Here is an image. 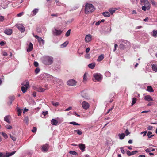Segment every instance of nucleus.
Segmentation results:
<instances>
[{
  "label": "nucleus",
  "instance_id": "f257e3e1",
  "mask_svg": "<svg viewBox=\"0 0 157 157\" xmlns=\"http://www.w3.org/2000/svg\"><path fill=\"white\" fill-rule=\"evenodd\" d=\"M53 62V58L50 56H47L44 57L42 60L43 63L46 65L52 64Z\"/></svg>",
  "mask_w": 157,
  "mask_h": 157
},
{
  "label": "nucleus",
  "instance_id": "f03ea898",
  "mask_svg": "<svg viewBox=\"0 0 157 157\" xmlns=\"http://www.w3.org/2000/svg\"><path fill=\"white\" fill-rule=\"evenodd\" d=\"M95 8L93 5L90 4H86L85 6V11L86 14L89 13L94 11Z\"/></svg>",
  "mask_w": 157,
  "mask_h": 157
},
{
  "label": "nucleus",
  "instance_id": "7ed1b4c3",
  "mask_svg": "<svg viewBox=\"0 0 157 157\" xmlns=\"http://www.w3.org/2000/svg\"><path fill=\"white\" fill-rule=\"evenodd\" d=\"M93 79L94 82H99L102 80V75L99 73H95L93 74Z\"/></svg>",
  "mask_w": 157,
  "mask_h": 157
},
{
  "label": "nucleus",
  "instance_id": "20e7f679",
  "mask_svg": "<svg viewBox=\"0 0 157 157\" xmlns=\"http://www.w3.org/2000/svg\"><path fill=\"white\" fill-rule=\"evenodd\" d=\"M22 85L23 86L21 87V90L22 92L24 93L26 92L29 86V82L28 81H25L22 84Z\"/></svg>",
  "mask_w": 157,
  "mask_h": 157
},
{
  "label": "nucleus",
  "instance_id": "39448f33",
  "mask_svg": "<svg viewBox=\"0 0 157 157\" xmlns=\"http://www.w3.org/2000/svg\"><path fill=\"white\" fill-rule=\"evenodd\" d=\"M46 76L47 79L48 80H51L54 82L55 81L57 82L58 81H59V80L58 78L54 77H53L50 75L46 74Z\"/></svg>",
  "mask_w": 157,
  "mask_h": 157
},
{
  "label": "nucleus",
  "instance_id": "423d86ee",
  "mask_svg": "<svg viewBox=\"0 0 157 157\" xmlns=\"http://www.w3.org/2000/svg\"><path fill=\"white\" fill-rule=\"evenodd\" d=\"M49 148V146L48 144H45L41 146V149L42 151L44 152H45L47 151Z\"/></svg>",
  "mask_w": 157,
  "mask_h": 157
},
{
  "label": "nucleus",
  "instance_id": "0eeeda50",
  "mask_svg": "<svg viewBox=\"0 0 157 157\" xmlns=\"http://www.w3.org/2000/svg\"><path fill=\"white\" fill-rule=\"evenodd\" d=\"M62 31L61 30H58L56 29L52 30V32L54 36H57L60 35L62 33Z\"/></svg>",
  "mask_w": 157,
  "mask_h": 157
},
{
  "label": "nucleus",
  "instance_id": "6e6552de",
  "mask_svg": "<svg viewBox=\"0 0 157 157\" xmlns=\"http://www.w3.org/2000/svg\"><path fill=\"white\" fill-rule=\"evenodd\" d=\"M76 81L73 79H71L68 80L67 82V84L68 85L70 86H73L76 85Z\"/></svg>",
  "mask_w": 157,
  "mask_h": 157
},
{
  "label": "nucleus",
  "instance_id": "1a4fd4ad",
  "mask_svg": "<svg viewBox=\"0 0 157 157\" xmlns=\"http://www.w3.org/2000/svg\"><path fill=\"white\" fill-rule=\"evenodd\" d=\"M82 108L85 110L87 109L89 107V104L86 101H83L82 102Z\"/></svg>",
  "mask_w": 157,
  "mask_h": 157
},
{
  "label": "nucleus",
  "instance_id": "9d476101",
  "mask_svg": "<svg viewBox=\"0 0 157 157\" xmlns=\"http://www.w3.org/2000/svg\"><path fill=\"white\" fill-rule=\"evenodd\" d=\"M17 27L21 32H23L25 30V28L22 24H17Z\"/></svg>",
  "mask_w": 157,
  "mask_h": 157
},
{
  "label": "nucleus",
  "instance_id": "9b49d317",
  "mask_svg": "<svg viewBox=\"0 0 157 157\" xmlns=\"http://www.w3.org/2000/svg\"><path fill=\"white\" fill-rule=\"evenodd\" d=\"M82 97L85 99H88L89 98V97L88 94L85 91H83L81 94Z\"/></svg>",
  "mask_w": 157,
  "mask_h": 157
},
{
  "label": "nucleus",
  "instance_id": "f8f14e48",
  "mask_svg": "<svg viewBox=\"0 0 157 157\" xmlns=\"http://www.w3.org/2000/svg\"><path fill=\"white\" fill-rule=\"evenodd\" d=\"M92 36L90 34L87 35L85 38V40L86 42H89L91 40Z\"/></svg>",
  "mask_w": 157,
  "mask_h": 157
},
{
  "label": "nucleus",
  "instance_id": "ddd939ff",
  "mask_svg": "<svg viewBox=\"0 0 157 157\" xmlns=\"http://www.w3.org/2000/svg\"><path fill=\"white\" fill-rule=\"evenodd\" d=\"M144 99L145 100L148 101H153V99L152 98V97L149 95H146L144 97Z\"/></svg>",
  "mask_w": 157,
  "mask_h": 157
},
{
  "label": "nucleus",
  "instance_id": "4468645a",
  "mask_svg": "<svg viewBox=\"0 0 157 157\" xmlns=\"http://www.w3.org/2000/svg\"><path fill=\"white\" fill-rule=\"evenodd\" d=\"M10 116H6L4 117V120L8 124L11 123V121L10 119Z\"/></svg>",
  "mask_w": 157,
  "mask_h": 157
},
{
  "label": "nucleus",
  "instance_id": "2eb2a0df",
  "mask_svg": "<svg viewBox=\"0 0 157 157\" xmlns=\"http://www.w3.org/2000/svg\"><path fill=\"white\" fill-rule=\"evenodd\" d=\"M12 32V30L10 29H6L4 31V33L6 34L10 35L11 34Z\"/></svg>",
  "mask_w": 157,
  "mask_h": 157
},
{
  "label": "nucleus",
  "instance_id": "dca6fc26",
  "mask_svg": "<svg viewBox=\"0 0 157 157\" xmlns=\"http://www.w3.org/2000/svg\"><path fill=\"white\" fill-rule=\"evenodd\" d=\"M79 148L82 151H84L85 149V145L84 144H79Z\"/></svg>",
  "mask_w": 157,
  "mask_h": 157
},
{
  "label": "nucleus",
  "instance_id": "f3484780",
  "mask_svg": "<svg viewBox=\"0 0 157 157\" xmlns=\"http://www.w3.org/2000/svg\"><path fill=\"white\" fill-rule=\"evenodd\" d=\"M16 152V151H13L11 153L7 152L5 155V157H9L14 155Z\"/></svg>",
  "mask_w": 157,
  "mask_h": 157
},
{
  "label": "nucleus",
  "instance_id": "a211bd4d",
  "mask_svg": "<svg viewBox=\"0 0 157 157\" xmlns=\"http://www.w3.org/2000/svg\"><path fill=\"white\" fill-rule=\"evenodd\" d=\"M39 11V9L37 8L34 9L31 12L33 16L35 15Z\"/></svg>",
  "mask_w": 157,
  "mask_h": 157
},
{
  "label": "nucleus",
  "instance_id": "6ab92c4d",
  "mask_svg": "<svg viewBox=\"0 0 157 157\" xmlns=\"http://www.w3.org/2000/svg\"><path fill=\"white\" fill-rule=\"evenodd\" d=\"M58 123V121L55 119H53L51 121V124L53 125H56Z\"/></svg>",
  "mask_w": 157,
  "mask_h": 157
},
{
  "label": "nucleus",
  "instance_id": "aec40b11",
  "mask_svg": "<svg viewBox=\"0 0 157 157\" xmlns=\"http://www.w3.org/2000/svg\"><path fill=\"white\" fill-rule=\"evenodd\" d=\"M33 48V45L32 43L31 42L29 43V45L28 48L27 49V51L29 52L31 51Z\"/></svg>",
  "mask_w": 157,
  "mask_h": 157
},
{
  "label": "nucleus",
  "instance_id": "412c9836",
  "mask_svg": "<svg viewBox=\"0 0 157 157\" xmlns=\"http://www.w3.org/2000/svg\"><path fill=\"white\" fill-rule=\"evenodd\" d=\"M104 58V56L103 54H101V55H100L98 57V58L97 59V61L98 62H100L101 61H102Z\"/></svg>",
  "mask_w": 157,
  "mask_h": 157
},
{
  "label": "nucleus",
  "instance_id": "4be33fe9",
  "mask_svg": "<svg viewBox=\"0 0 157 157\" xmlns=\"http://www.w3.org/2000/svg\"><path fill=\"white\" fill-rule=\"evenodd\" d=\"M147 90L150 92H154V90L152 87L150 86H148L147 87Z\"/></svg>",
  "mask_w": 157,
  "mask_h": 157
},
{
  "label": "nucleus",
  "instance_id": "5701e85b",
  "mask_svg": "<svg viewBox=\"0 0 157 157\" xmlns=\"http://www.w3.org/2000/svg\"><path fill=\"white\" fill-rule=\"evenodd\" d=\"M121 42L126 44L127 46H128L130 45V42L127 40L121 39Z\"/></svg>",
  "mask_w": 157,
  "mask_h": 157
},
{
  "label": "nucleus",
  "instance_id": "b1692460",
  "mask_svg": "<svg viewBox=\"0 0 157 157\" xmlns=\"http://www.w3.org/2000/svg\"><path fill=\"white\" fill-rule=\"evenodd\" d=\"M88 66L89 68L91 69H93L94 68L95 66V64L94 63H91L88 64Z\"/></svg>",
  "mask_w": 157,
  "mask_h": 157
},
{
  "label": "nucleus",
  "instance_id": "393cba45",
  "mask_svg": "<svg viewBox=\"0 0 157 157\" xmlns=\"http://www.w3.org/2000/svg\"><path fill=\"white\" fill-rule=\"evenodd\" d=\"M9 99H10L9 102L10 104H11L12 103V101L15 99V97L14 96H10L9 97Z\"/></svg>",
  "mask_w": 157,
  "mask_h": 157
},
{
  "label": "nucleus",
  "instance_id": "a878e982",
  "mask_svg": "<svg viewBox=\"0 0 157 157\" xmlns=\"http://www.w3.org/2000/svg\"><path fill=\"white\" fill-rule=\"evenodd\" d=\"M120 139H123L125 137V134L124 133H122L121 134H119L118 135Z\"/></svg>",
  "mask_w": 157,
  "mask_h": 157
},
{
  "label": "nucleus",
  "instance_id": "bb28decb",
  "mask_svg": "<svg viewBox=\"0 0 157 157\" xmlns=\"http://www.w3.org/2000/svg\"><path fill=\"white\" fill-rule=\"evenodd\" d=\"M103 15L105 17H109L110 16L109 13L108 12H105L103 13Z\"/></svg>",
  "mask_w": 157,
  "mask_h": 157
},
{
  "label": "nucleus",
  "instance_id": "cd10ccee",
  "mask_svg": "<svg viewBox=\"0 0 157 157\" xmlns=\"http://www.w3.org/2000/svg\"><path fill=\"white\" fill-rule=\"evenodd\" d=\"M38 41L40 43H42L43 44H44V40L41 37L39 38Z\"/></svg>",
  "mask_w": 157,
  "mask_h": 157
},
{
  "label": "nucleus",
  "instance_id": "c85d7f7f",
  "mask_svg": "<svg viewBox=\"0 0 157 157\" xmlns=\"http://www.w3.org/2000/svg\"><path fill=\"white\" fill-rule=\"evenodd\" d=\"M152 68L153 71L156 72L157 71V67L156 64H153L152 65Z\"/></svg>",
  "mask_w": 157,
  "mask_h": 157
},
{
  "label": "nucleus",
  "instance_id": "c756f323",
  "mask_svg": "<svg viewBox=\"0 0 157 157\" xmlns=\"http://www.w3.org/2000/svg\"><path fill=\"white\" fill-rule=\"evenodd\" d=\"M119 48L121 49L124 50L126 48L125 45H124L123 44L121 43L119 46Z\"/></svg>",
  "mask_w": 157,
  "mask_h": 157
},
{
  "label": "nucleus",
  "instance_id": "7c9ffc66",
  "mask_svg": "<svg viewBox=\"0 0 157 157\" xmlns=\"http://www.w3.org/2000/svg\"><path fill=\"white\" fill-rule=\"evenodd\" d=\"M142 9L144 11H145L147 9V10H149L150 8V7H146V6H143L142 7Z\"/></svg>",
  "mask_w": 157,
  "mask_h": 157
},
{
  "label": "nucleus",
  "instance_id": "2f4dec72",
  "mask_svg": "<svg viewBox=\"0 0 157 157\" xmlns=\"http://www.w3.org/2000/svg\"><path fill=\"white\" fill-rule=\"evenodd\" d=\"M144 6H145L147 7H150V4L149 2L147 0H146L145 1L144 3Z\"/></svg>",
  "mask_w": 157,
  "mask_h": 157
},
{
  "label": "nucleus",
  "instance_id": "473e14b6",
  "mask_svg": "<svg viewBox=\"0 0 157 157\" xmlns=\"http://www.w3.org/2000/svg\"><path fill=\"white\" fill-rule=\"evenodd\" d=\"M116 9L115 8H110L109 9V11L112 14H113L115 11Z\"/></svg>",
  "mask_w": 157,
  "mask_h": 157
},
{
  "label": "nucleus",
  "instance_id": "72a5a7b5",
  "mask_svg": "<svg viewBox=\"0 0 157 157\" xmlns=\"http://www.w3.org/2000/svg\"><path fill=\"white\" fill-rule=\"evenodd\" d=\"M152 133L151 132V131H148L147 133V136H148V138H151L154 135H150L152 134Z\"/></svg>",
  "mask_w": 157,
  "mask_h": 157
},
{
  "label": "nucleus",
  "instance_id": "f704fd0d",
  "mask_svg": "<svg viewBox=\"0 0 157 157\" xmlns=\"http://www.w3.org/2000/svg\"><path fill=\"white\" fill-rule=\"evenodd\" d=\"M52 104L54 105V106L55 107H57L58 106H59V103L58 102H54L53 101L52 102Z\"/></svg>",
  "mask_w": 157,
  "mask_h": 157
},
{
  "label": "nucleus",
  "instance_id": "c9c22d12",
  "mask_svg": "<svg viewBox=\"0 0 157 157\" xmlns=\"http://www.w3.org/2000/svg\"><path fill=\"white\" fill-rule=\"evenodd\" d=\"M136 101V99L135 97H133L132 98V106H133Z\"/></svg>",
  "mask_w": 157,
  "mask_h": 157
},
{
  "label": "nucleus",
  "instance_id": "e433bc0d",
  "mask_svg": "<svg viewBox=\"0 0 157 157\" xmlns=\"http://www.w3.org/2000/svg\"><path fill=\"white\" fill-rule=\"evenodd\" d=\"M45 90V89L39 87L37 88V91L40 92H43Z\"/></svg>",
  "mask_w": 157,
  "mask_h": 157
},
{
  "label": "nucleus",
  "instance_id": "4c0bfd02",
  "mask_svg": "<svg viewBox=\"0 0 157 157\" xmlns=\"http://www.w3.org/2000/svg\"><path fill=\"white\" fill-rule=\"evenodd\" d=\"M17 111L18 113V116H20V115H21L22 113V110L20 109L19 108H17Z\"/></svg>",
  "mask_w": 157,
  "mask_h": 157
},
{
  "label": "nucleus",
  "instance_id": "58836bf2",
  "mask_svg": "<svg viewBox=\"0 0 157 157\" xmlns=\"http://www.w3.org/2000/svg\"><path fill=\"white\" fill-rule=\"evenodd\" d=\"M74 132H76L79 135H81L82 134V132L80 130H75Z\"/></svg>",
  "mask_w": 157,
  "mask_h": 157
},
{
  "label": "nucleus",
  "instance_id": "ea45409f",
  "mask_svg": "<svg viewBox=\"0 0 157 157\" xmlns=\"http://www.w3.org/2000/svg\"><path fill=\"white\" fill-rule=\"evenodd\" d=\"M105 74L107 77H109L111 75V73L109 71H106Z\"/></svg>",
  "mask_w": 157,
  "mask_h": 157
},
{
  "label": "nucleus",
  "instance_id": "a19ab883",
  "mask_svg": "<svg viewBox=\"0 0 157 157\" xmlns=\"http://www.w3.org/2000/svg\"><path fill=\"white\" fill-rule=\"evenodd\" d=\"M71 30V29H69L65 35V36L66 37H68L70 36V34Z\"/></svg>",
  "mask_w": 157,
  "mask_h": 157
},
{
  "label": "nucleus",
  "instance_id": "79ce46f5",
  "mask_svg": "<svg viewBox=\"0 0 157 157\" xmlns=\"http://www.w3.org/2000/svg\"><path fill=\"white\" fill-rule=\"evenodd\" d=\"M87 74L85 73L83 76V81H86L87 80Z\"/></svg>",
  "mask_w": 157,
  "mask_h": 157
},
{
  "label": "nucleus",
  "instance_id": "37998d69",
  "mask_svg": "<svg viewBox=\"0 0 157 157\" xmlns=\"http://www.w3.org/2000/svg\"><path fill=\"white\" fill-rule=\"evenodd\" d=\"M68 41H66L63 44H61V46L63 47H65L67 46L68 44Z\"/></svg>",
  "mask_w": 157,
  "mask_h": 157
},
{
  "label": "nucleus",
  "instance_id": "c03bdc74",
  "mask_svg": "<svg viewBox=\"0 0 157 157\" xmlns=\"http://www.w3.org/2000/svg\"><path fill=\"white\" fill-rule=\"evenodd\" d=\"M70 124L75 125H80L79 124L74 121L70 122Z\"/></svg>",
  "mask_w": 157,
  "mask_h": 157
},
{
  "label": "nucleus",
  "instance_id": "a18cd8bd",
  "mask_svg": "<svg viewBox=\"0 0 157 157\" xmlns=\"http://www.w3.org/2000/svg\"><path fill=\"white\" fill-rule=\"evenodd\" d=\"M10 138H11V139L13 141H15L16 140V139L15 136H13L12 135H11V134H10Z\"/></svg>",
  "mask_w": 157,
  "mask_h": 157
},
{
  "label": "nucleus",
  "instance_id": "49530a36",
  "mask_svg": "<svg viewBox=\"0 0 157 157\" xmlns=\"http://www.w3.org/2000/svg\"><path fill=\"white\" fill-rule=\"evenodd\" d=\"M69 153L73 155H76L77 154L76 152L74 151H71Z\"/></svg>",
  "mask_w": 157,
  "mask_h": 157
},
{
  "label": "nucleus",
  "instance_id": "de8ad7c7",
  "mask_svg": "<svg viewBox=\"0 0 157 157\" xmlns=\"http://www.w3.org/2000/svg\"><path fill=\"white\" fill-rule=\"evenodd\" d=\"M2 134L3 137L7 139L8 138V136L7 135L3 132H2Z\"/></svg>",
  "mask_w": 157,
  "mask_h": 157
},
{
  "label": "nucleus",
  "instance_id": "09e8293b",
  "mask_svg": "<svg viewBox=\"0 0 157 157\" xmlns=\"http://www.w3.org/2000/svg\"><path fill=\"white\" fill-rule=\"evenodd\" d=\"M40 69L38 68V67H37L36 68L35 70V73L36 74H38L40 71Z\"/></svg>",
  "mask_w": 157,
  "mask_h": 157
},
{
  "label": "nucleus",
  "instance_id": "8fccbe9b",
  "mask_svg": "<svg viewBox=\"0 0 157 157\" xmlns=\"http://www.w3.org/2000/svg\"><path fill=\"white\" fill-rule=\"evenodd\" d=\"M6 127L8 129H11L12 128V127L9 125H6Z\"/></svg>",
  "mask_w": 157,
  "mask_h": 157
},
{
  "label": "nucleus",
  "instance_id": "3c124183",
  "mask_svg": "<svg viewBox=\"0 0 157 157\" xmlns=\"http://www.w3.org/2000/svg\"><path fill=\"white\" fill-rule=\"evenodd\" d=\"M5 20L4 16H0V21L2 22Z\"/></svg>",
  "mask_w": 157,
  "mask_h": 157
},
{
  "label": "nucleus",
  "instance_id": "603ef678",
  "mask_svg": "<svg viewBox=\"0 0 157 157\" xmlns=\"http://www.w3.org/2000/svg\"><path fill=\"white\" fill-rule=\"evenodd\" d=\"M138 0H130V1L133 4H136L137 3Z\"/></svg>",
  "mask_w": 157,
  "mask_h": 157
},
{
  "label": "nucleus",
  "instance_id": "864d4df0",
  "mask_svg": "<svg viewBox=\"0 0 157 157\" xmlns=\"http://www.w3.org/2000/svg\"><path fill=\"white\" fill-rule=\"evenodd\" d=\"M157 34V31H155L154 30L153 31V36L155 37Z\"/></svg>",
  "mask_w": 157,
  "mask_h": 157
},
{
  "label": "nucleus",
  "instance_id": "5fc2aeb1",
  "mask_svg": "<svg viewBox=\"0 0 157 157\" xmlns=\"http://www.w3.org/2000/svg\"><path fill=\"white\" fill-rule=\"evenodd\" d=\"M51 16L52 17H58V16H59V14L58 13H56V14H54L52 13L51 14Z\"/></svg>",
  "mask_w": 157,
  "mask_h": 157
},
{
  "label": "nucleus",
  "instance_id": "6e6d98bb",
  "mask_svg": "<svg viewBox=\"0 0 157 157\" xmlns=\"http://www.w3.org/2000/svg\"><path fill=\"white\" fill-rule=\"evenodd\" d=\"M121 151V153L123 154H124L125 153V152L124 150V148L123 147H121L120 148Z\"/></svg>",
  "mask_w": 157,
  "mask_h": 157
},
{
  "label": "nucleus",
  "instance_id": "4d7b16f0",
  "mask_svg": "<svg viewBox=\"0 0 157 157\" xmlns=\"http://www.w3.org/2000/svg\"><path fill=\"white\" fill-rule=\"evenodd\" d=\"M56 2V4H57V5L58 6H60L61 5V3L59 1H58L57 0H55Z\"/></svg>",
  "mask_w": 157,
  "mask_h": 157
},
{
  "label": "nucleus",
  "instance_id": "13d9d810",
  "mask_svg": "<svg viewBox=\"0 0 157 157\" xmlns=\"http://www.w3.org/2000/svg\"><path fill=\"white\" fill-rule=\"evenodd\" d=\"M23 14H24V12H22L20 13L17 14V16L18 17H20L22 16L23 15Z\"/></svg>",
  "mask_w": 157,
  "mask_h": 157
},
{
  "label": "nucleus",
  "instance_id": "bf43d9fd",
  "mask_svg": "<svg viewBox=\"0 0 157 157\" xmlns=\"http://www.w3.org/2000/svg\"><path fill=\"white\" fill-rule=\"evenodd\" d=\"M42 114L43 115H44V116L45 117L46 115L48 114V112L47 111H46L45 112H43L42 113Z\"/></svg>",
  "mask_w": 157,
  "mask_h": 157
},
{
  "label": "nucleus",
  "instance_id": "052dcab7",
  "mask_svg": "<svg viewBox=\"0 0 157 157\" xmlns=\"http://www.w3.org/2000/svg\"><path fill=\"white\" fill-rule=\"evenodd\" d=\"M36 128L35 127H33V129L32 130V132L33 133L36 132Z\"/></svg>",
  "mask_w": 157,
  "mask_h": 157
},
{
  "label": "nucleus",
  "instance_id": "680f3d73",
  "mask_svg": "<svg viewBox=\"0 0 157 157\" xmlns=\"http://www.w3.org/2000/svg\"><path fill=\"white\" fill-rule=\"evenodd\" d=\"M151 148H147L145 150V151L146 152L148 153L150 152L151 151Z\"/></svg>",
  "mask_w": 157,
  "mask_h": 157
},
{
  "label": "nucleus",
  "instance_id": "e2e57ef3",
  "mask_svg": "<svg viewBox=\"0 0 157 157\" xmlns=\"http://www.w3.org/2000/svg\"><path fill=\"white\" fill-rule=\"evenodd\" d=\"M147 132V131H144V132H141V134H143V136H146Z\"/></svg>",
  "mask_w": 157,
  "mask_h": 157
},
{
  "label": "nucleus",
  "instance_id": "0e129e2a",
  "mask_svg": "<svg viewBox=\"0 0 157 157\" xmlns=\"http://www.w3.org/2000/svg\"><path fill=\"white\" fill-rule=\"evenodd\" d=\"M153 127L151 126H149L147 128V130H151L152 129Z\"/></svg>",
  "mask_w": 157,
  "mask_h": 157
},
{
  "label": "nucleus",
  "instance_id": "69168bd1",
  "mask_svg": "<svg viewBox=\"0 0 157 157\" xmlns=\"http://www.w3.org/2000/svg\"><path fill=\"white\" fill-rule=\"evenodd\" d=\"M125 133L126 134V135L127 136L129 134H130V132H129L128 130V129H127L125 131Z\"/></svg>",
  "mask_w": 157,
  "mask_h": 157
},
{
  "label": "nucleus",
  "instance_id": "338daca9",
  "mask_svg": "<svg viewBox=\"0 0 157 157\" xmlns=\"http://www.w3.org/2000/svg\"><path fill=\"white\" fill-rule=\"evenodd\" d=\"M34 65L36 67H37L39 65L38 63L36 61H35L34 63Z\"/></svg>",
  "mask_w": 157,
  "mask_h": 157
},
{
  "label": "nucleus",
  "instance_id": "774afa93",
  "mask_svg": "<svg viewBox=\"0 0 157 157\" xmlns=\"http://www.w3.org/2000/svg\"><path fill=\"white\" fill-rule=\"evenodd\" d=\"M128 156H130L131 155V153L129 151H127L126 152Z\"/></svg>",
  "mask_w": 157,
  "mask_h": 157
}]
</instances>
